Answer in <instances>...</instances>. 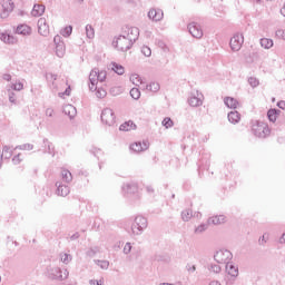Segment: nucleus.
<instances>
[{
	"label": "nucleus",
	"mask_w": 285,
	"mask_h": 285,
	"mask_svg": "<svg viewBox=\"0 0 285 285\" xmlns=\"http://www.w3.org/2000/svg\"><path fill=\"white\" fill-rule=\"evenodd\" d=\"M0 6V19H8V17H10V13L14 10V1L1 0Z\"/></svg>",
	"instance_id": "nucleus-3"
},
{
	"label": "nucleus",
	"mask_w": 285,
	"mask_h": 285,
	"mask_svg": "<svg viewBox=\"0 0 285 285\" xmlns=\"http://www.w3.org/2000/svg\"><path fill=\"white\" fill-rule=\"evenodd\" d=\"M269 237H271L269 234H264L263 237H262L261 244H266V240H268Z\"/></svg>",
	"instance_id": "nucleus-46"
},
{
	"label": "nucleus",
	"mask_w": 285,
	"mask_h": 285,
	"mask_svg": "<svg viewBox=\"0 0 285 285\" xmlns=\"http://www.w3.org/2000/svg\"><path fill=\"white\" fill-rule=\"evenodd\" d=\"M279 244H285V233L282 234V237L279 238Z\"/></svg>",
	"instance_id": "nucleus-50"
},
{
	"label": "nucleus",
	"mask_w": 285,
	"mask_h": 285,
	"mask_svg": "<svg viewBox=\"0 0 285 285\" xmlns=\"http://www.w3.org/2000/svg\"><path fill=\"white\" fill-rule=\"evenodd\" d=\"M130 97H132V99H139L141 97V91H139L138 88H132L130 90Z\"/></svg>",
	"instance_id": "nucleus-36"
},
{
	"label": "nucleus",
	"mask_w": 285,
	"mask_h": 285,
	"mask_svg": "<svg viewBox=\"0 0 285 285\" xmlns=\"http://www.w3.org/2000/svg\"><path fill=\"white\" fill-rule=\"evenodd\" d=\"M65 115H68L70 119H73V117H77V108L72 105H67L63 108Z\"/></svg>",
	"instance_id": "nucleus-17"
},
{
	"label": "nucleus",
	"mask_w": 285,
	"mask_h": 285,
	"mask_svg": "<svg viewBox=\"0 0 285 285\" xmlns=\"http://www.w3.org/2000/svg\"><path fill=\"white\" fill-rule=\"evenodd\" d=\"M181 217H183L184 222H188V219H190L193 217V212L185 210V212H183Z\"/></svg>",
	"instance_id": "nucleus-41"
},
{
	"label": "nucleus",
	"mask_w": 285,
	"mask_h": 285,
	"mask_svg": "<svg viewBox=\"0 0 285 285\" xmlns=\"http://www.w3.org/2000/svg\"><path fill=\"white\" fill-rule=\"evenodd\" d=\"M224 104L225 106H227V108H232V109H235L239 106V101H237V99L233 97H226L224 99Z\"/></svg>",
	"instance_id": "nucleus-18"
},
{
	"label": "nucleus",
	"mask_w": 285,
	"mask_h": 285,
	"mask_svg": "<svg viewBox=\"0 0 285 285\" xmlns=\"http://www.w3.org/2000/svg\"><path fill=\"white\" fill-rule=\"evenodd\" d=\"M208 224H213L214 226L226 224V216L224 215L213 216L208 219Z\"/></svg>",
	"instance_id": "nucleus-15"
},
{
	"label": "nucleus",
	"mask_w": 285,
	"mask_h": 285,
	"mask_svg": "<svg viewBox=\"0 0 285 285\" xmlns=\"http://www.w3.org/2000/svg\"><path fill=\"white\" fill-rule=\"evenodd\" d=\"M70 261V255L68 254H61V262L67 263Z\"/></svg>",
	"instance_id": "nucleus-45"
},
{
	"label": "nucleus",
	"mask_w": 285,
	"mask_h": 285,
	"mask_svg": "<svg viewBox=\"0 0 285 285\" xmlns=\"http://www.w3.org/2000/svg\"><path fill=\"white\" fill-rule=\"evenodd\" d=\"M86 32H87L88 39H95V28H92V26L88 24L86 27Z\"/></svg>",
	"instance_id": "nucleus-34"
},
{
	"label": "nucleus",
	"mask_w": 285,
	"mask_h": 285,
	"mask_svg": "<svg viewBox=\"0 0 285 285\" xmlns=\"http://www.w3.org/2000/svg\"><path fill=\"white\" fill-rule=\"evenodd\" d=\"M107 95H108V92L104 88H98L96 91V97L98 99H105V97H107Z\"/></svg>",
	"instance_id": "nucleus-33"
},
{
	"label": "nucleus",
	"mask_w": 285,
	"mask_h": 285,
	"mask_svg": "<svg viewBox=\"0 0 285 285\" xmlns=\"http://www.w3.org/2000/svg\"><path fill=\"white\" fill-rule=\"evenodd\" d=\"M0 39L1 41H3V43H9V45H12V43H16V39L14 37L6 33V32H0Z\"/></svg>",
	"instance_id": "nucleus-22"
},
{
	"label": "nucleus",
	"mask_w": 285,
	"mask_h": 285,
	"mask_svg": "<svg viewBox=\"0 0 285 285\" xmlns=\"http://www.w3.org/2000/svg\"><path fill=\"white\" fill-rule=\"evenodd\" d=\"M75 3H83V0H73Z\"/></svg>",
	"instance_id": "nucleus-54"
},
{
	"label": "nucleus",
	"mask_w": 285,
	"mask_h": 285,
	"mask_svg": "<svg viewBox=\"0 0 285 285\" xmlns=\"http://www.w3.org/2000/svg\"><path fill=\"white\" fill-rule=\"evenodd\" d=\"M110 70H112V72H115L116 75H125L126 73V68L124 67V65L118 63V62H110L109 65Z\"/></svg>",
	"instance_id": "nucleus-13"
},
{
	"label": "nucleus",
	"mask_w": 285,
	"mask_h": 285,
	"mask_svg": "<svg viewBox=\"0 0 285 285\" xmlns=\"http://www.w3.org/2000/svg\"><path fill=\"white\" fill-rule=\"evenodd\" d=\"M57 193L60 197H68L70 195V188L66 185H59Z\"/></svg>",
	"instance_id": "nucleus-24"
},
{
	"label": "nucleus",
	"mask_w": 285,
	"mask_h": 285,
	"mask_svg": "<svg viewBox=\"0 0 285 285\" xmlns=\"http://www.w3.org/2000/svg\"><path fill=\"white\" fill-rule=\"evenodd\" d=\"M279 110L277 109H269L267 111V117H268V120L272 121V124H275L277 121V117H279Z\"/></svg>",
	"instance_id": "nucleus-20"
},
{
	"label": "nucleus",
	"mask_w": 285,
	"mask_h": 285,
	"mask_svg": "<svg viewBox=\"0 0 285 285\" xmlns=\"http://www.w3.org/2000/svg\"><path fill=\"white\" fill-rule=\"evenodd\" d=\"M135 128H137L135 122L129 120V121H126L122 125H120L119 130H122L124 132H128L130 130H135Z\"/></svg>",
	"instance_id": "nucleus-21"
},
{
	"label": "nucleus",
	"mask_w": 285,
	"mask_h": 285,
	"mask_svg": "<svg viewBox=\"0 0 285 285\" xmlns=\"http://www.w3.org/2000/svg\"><path fill=\"white\" fill-rule=\"evenodd\" d=\"M130 250H132V245H130V243H127L124 247V253L128 254L130 253Z\"/></svg>",
	"instance_id": "nucleus-43"
},
{
	"label": "nucleus",
	"mask_w": 285,
	"mask_h": 285,
	"mask_svg": "<svg viewBox=\"0 0 285 285\" xmlns=\"http://www.w3.org/2000/svg\"><path fill=\"white\" fill-rule=\"evenodd\" d=\"M163 126L165 127V128H173V126H174V122H173V119H170V118H165L164 120H163Z\"/></svg>",
	"instance_id": "nucleus-40"
},
{
	"label": "nucleus",
	"mask_w": 285,
	"mask_h": 285,
	"mask_svg": "<svg viewBox=\"0 0 285 285\" xmlns=\"http://www.w3.org/2000/svg\"><path fill=\"white\" fill-rule=\"evenodd\" d=\"M61 175H62V179H65V181H72V174L70 173V170L62 169Z\"/></svg>",
	"instance_id": "nucleus-31"
},
{
	"label": "nucleus",
	"mask_w": 285,
	"mask_h": 285,
	"mask_svg": "<svg viewBox=\"0 0 285 285\" xmlns=\"http://www.w3.org/2000/svg\"><path fill=\"white\" fill-rule=\"evenodd\" d=\"M189 106H191L193 108H197V106H202V98L197 96H191L189 98Z\"/></svg>",
	"instance_id": "nucleus-27"
},
{
	"label": "nucleus",
	"mask_w": 285,
	"mask_h": 285,
	"mask_svg": "<svg viewBox=\"0 0 285 285\" xmlns=\"http://www.w3.org/2000/svg\"><path fill=\"white\" fill-rule=\"evenodd\" d=\"M66 95H70V88L66 90Z\"/></svg>",
	"instance_id": "nucleus-55"
},
{
	"label": "nucleus",
	"mask_w": 285,
	"mask_h": 285,
	"mask_svg": "<svg viewBox=\"0 0 285 285\" xmlns=\"http://www.w3.org/2000/svg\"><path fill=\"white\" fill-rule=\"evenodd\" d=\"M114 46L115 48H117V50H121V52H126L130 50V48L132 47V42L130 41L129 38H126V36H120L116 39V41H114Z\"/></svg>",
	"instance_id": "nucleus-4"
},
{
	"label": "nucleus",
	"mask_w": 285,
	"mask_h": 285,
	"mask_svg": "<svg viewBox=\"0 0 285 285\" xmlns=\"http://www.w3.org/2000/svg\"><path fill=\"white\" fill-rule=\"evenodd\" d=\"M131 230L134 233V235H139V233H141L144 229L140 228V226L137 223V219L135 218V222L131 225Z\"/></svg>",
	"instance_id": "nucleus-32"
},
{
	"label": "nucleus",
	"mask_w": 285,
	"mask_h": 285,
	"mask_svg": "<svg viewBox=\"0 0 285 285\" xmlns=\"http://www.w3.org/2000/svg\"><path fill=\"white\" fill-rule=\"evenodd\" d=\"M13 89L14 90H23V82L17 81L16 83H13Z\"/></svg>",
	"instance_id": "nucleus-42"
},
{
	"label": "nucleus",
	"mask_w": 285,
	"mask_h": 285,
	"mask_svg": "<svg viewBox=\"0 0 285 285\" xmlns=\"http://www.w3.org/2000/svg\"><path fill=\"white\" fill-rule=\"evenodd\" d=\"M12 147L4 146L2 149V157L10 159V157H12Z\"/></svg>",
	"instance_id": "nucleus-30"
},
{
	"label": "nucleus",
	"mask_w": 285,
	"mask_h": 285,
	"mask_svg": "<svg viewBox=\"0 0 285 285\" xmlns=\"http://www.w3.org/2000/svg\"><path fill=\"white\" fill-rule=\"evenodd\" d=\"M111 92H115V89H111Z\"/></svg>",
	"instance_id": "nucleus-57"
},
{
	"label": "nucleus",
	"mask_w": 285,
	"mask_h": 285,
	"mask_svg": "<svg viewBox=\"0 0 285 285\" xmlns=\"http://www.w3.org/2000/svg\"><path fill=\"white\" fill-rule=\"evenodd\" d=\"M212 268L214 269V273H219L222 271V267L219 266H214Z\"/></svg>",
	"instance_id": "nucleus-51"
},
{
	"label": "nucleus",
	"mask_w": 285,
	"mask_h": 285,
	"mask_svg": "<svg viewBox=\"0 0 285 285\" xmlns=\"http://www.w3.org/2000/svg\"><path fill=\"white\" fill-rule=\"evenodd\" d=\"M130 150L132 153H144L145 150H148L150 148V142L144 140V141H136L130 145Z\"/></svg>",
	"instance_id": "nucleus-9"
},
{
	"label": "nucleus",
	"mask_w": 285,
	"mask_h": 285,
	"mask_svg": "<svg viewBox=\"0 0 285 285\" xmlns=\"http://www.w3.org/2000/svg\"><path fill=\"white\" fill-rule=\"evenodd\" d=\"M62 37H70L72 35V26L66 27L62 32Z\"/></svg>",
	"instance_id": "nucleus-39"
},
{
	"label": "nucleus",
	"mask_w": 285,
	"mask_h": 285,
	"mask_svg": "<svg viewBox=\"0 0 285 285\" xmlns=\"http://www.w3.org/2000/svg\"><path fill=\"white\" fill-rule=\"evenodd\" d=\"M38 32L42 37H48V35H50V26H48L46 18H40L38 20Z\"/></svg>",
	"instance_id": "nucleus-10"
},
{
	"label": "nucleus",
	"mask_w": 285,
	"mask_h": 285,
	"mask_svg": "<svg viewBox=\"0 0 285 285\" xmlns=\"http://www.w3.org/2000/svg\"><path fill=\"white\" fill-rule=\"evenodd\" d=\"M209 285H222V283H219L218 281H213L212 283H209Z\"/></svg>",
	"instance_id": "nucleus-52"
},
{
	"label": "nucleus",
	"mask_w": 285,
	"mask_h": 285,
	"mask_svg": "<svg viewBox=\"0 0 285 285\" xmlns=\"http://www.w3.org/2000/svg\"><path fill=\"white\" fill-rule=\"evenodd\" d=\"M226 271L230 275V277H237L239 275V269L237 266L233 265V263H227Z\"/></svg>",
	"instance_id": "nucleus-19"
},
{
	"label": "nucleus",
	"mask_w": 285,
	"mask_h": 285,
	"mask_svg": "<svg viewBox=\"0 0 285 285\" xmlns=\"http://www.w3.org/2000/svg\"><path fill=\"white\" fill-rule=\"evenodd\" d=\"M229 46L235 52L242 50V46H244V36L242 33H236L230 39Z\"/></svg>",
	"instance_id": "nucleus-6"
},
{
	"label": "nucleus",
	"mask_w": 285,
	"mask_h": 285,
	"mask_svg": "<svg viewBox=\"0 0 285 285\" xmlns=\"http://www.w3.org/2000/svg\"><path fill=\"white\" fill-rule=\"evenodd\" d=\"M276 37H279L281 39L285 40V31L284 30H277L276 31Z\"/></svg>",
	"instance_id": "nucleus-44"
},
{
	"label": "nucleus",
	"mask_w": 285,
	"mask_h": 285,
	"mask_svg": "<svg viewBox=\"0 0 285 285\" xmlns=\"http://www.w3.org/2000/svg\"><path fill=\"white\" fill-rule=\"evenodd\" d=\"M188 31L191 37H195V39H202V37H204V30H202V27L196 22H191L188 24Z\"/></svg>",
	"instance_id": "nucleus-8"
},
{
	"label": "nucleus",
	"mask_w": 285,
	"mask_h": 285,
	"mask_svg": "<svg viewBox=\"0 0 285 285\" xmlns=\"http://www.w3.org/2000/svg\"><path fill=\"white\" fill-rule=\"evenodd\" d=\"M248 83L252 86V88H257V86H259V80L255 77H250L248 79Z\"/></svg>",
	"instance_id": "nucleus-38"
},
{
	"label": "nucleus",
	"mask_w": 285,
	"mask_h": 285,
	"mask_svg": "<svg viewBox=\"0 0 285 285\" xmlns=\"http://www.w3.org/2000/svg\"><path fill=\"white\" fill-rule=\"evenodd\" d=\"M136 222L142 230H144V228H146V226H148V220H146V218L144 216H137Z\"/></svg>",
	"instance_id": "nucleus-29"
},
{
	"label": "nucleus",
	"mask_w": 285,
	"mask_h": 285,
	"mask_svg": "<svg viewBox=\"0 0 285 285\" xmlns=\"http://www.w3.org/2000/svg\"><path fill=\"white\" fill-rule=\"evenodd\" d=\"M127 39H130V42L137 41L139 39V29L137 27H131L127 29Z\"/></svg>",
	"instance_id": "nucleus-12"
},
{
	"label": "nucleus",
	"mask_w": 285,
	"mask_h": 285,
	"mask_svg": "<svg viewBox=\"0 0 285 285\" xmlns=\"http://www.w3.org/2000/svg\"><path fill=\"white\" fill-rule=\"evenodd\" d=\"M101 121L106 124V126H114L115 124V111L110 108H106L101 114Z\"/></svg>",
	"instance_id": "nucleus-5"
},
{
	"label": "nucleus",
	"mask_w": 285,
	"mask_h": 285,
	"mask_svg": "<svg viewBox=\"0 0 285 285\" xmlns=\"http://www.w3.org/2000/svg\"><path fill=\"white\" fill-rule=\"evenodd\" d=\"M91 285H104V281L99 279V281H90Z\"/></svg>",
	"instance_id": "nucleus-47"
},
{
	"label": "nucleus",
	"mask_w": 285,
	"mask_h": 285,
	"mask_svg": "<svg viewBox=\"0 0 285 285\" xmlns=\"http://www.w3.org/2000/svg\"><path fill=\"white\" fill-rule=\"evenodd\" d=\"M261 46L265 50H271V48H273V46H274L273 39H268V38L261 39Z\"/></svg>",
	"instance_id": "nucleus-25"
},
{
	"label": "nucleus",
	"mask_w": 285,
	"mask_h": 285,
	"mask_svg": "<svg viewBox=\"0 0 285 285\" xmlns=\"http://www.w3.org/2000/svg\"><path fill=\"white\" fill-rule=\"evenodd\" d=\"M141 52L145 57H150V55H153V50L148 46H142Z\"/></svg>",
	"instance_id": "nucleus-37"
},
{
	"label": "nucleus",
	"mask_w": 285,
	"mask_h": 285,
	"mask_svg": "<svg viewBox=\"0 0 285 285\" xmlns=\"http://www.w3.org/2000/svg\"><path fill=\"white\" fill-rule=\"evenodd\" d=\"M130 81L134 86H141L144 83V80L141 79V76L138 73H132L130 76Z\"/></svg>",
	"instance_id": "nucleus-26"
},
{
	"label": "nucleus",
	"mask_w": 285,
	"mask_h": 285,
	"mask_svg": "<svg viewBox=\"0 0 285 285\" xmlns=\"http://www.w3.org/2000/svg\"><path fill=\"white\" fill-rule=\"evenodd\" d=\"M278 108H281L282 110H285V101L281 100L277 102Z\"/></svg>",
	"instance_id": "nucleus-48"
},
{
	"label": "nucleus",
	"mask_w": 285,
	"mask_h": 285,
	"mask_svg": "<svg viewBox=\"0 0 285 285\" xmlns=\"http://www.w3.org/2000/svg\"><path fill=\"white\" fill-rule=\"evenodd\" d=\"M46 12V6L43 4H35L31 14L32 17H41Z\"/></svg>",
	"instance_id": "nucleus-16"
},
{
	"label": "nucleus",
	"mask_w": 285,
	"mask_h": 285,
	"mask_svg": "<svg viewBox=\"0 0 285 285\" xmlns=\"http://www.w3.org/2000/svg\"><path fill=\"white\" fill-rule=\"evenodd\" d=\"M102 264H104V266H108V263H106V262H104Z\"/></svg>",
	"instance_id": "nucleus-56"
},
{
	"label": "nucleus",
	"mask_w": 285,
	"mask_h": 285,
	"mask_svg": "<svg viewBox=\"0 0 285 285\" xmlns=\"http://www.w3.org/2000/svg\"><path fill=\"white\" fill-rule=\"evenodd\" d=\"M214 257L218 264H228L233 259V254L229 250H218Z\"/></svg>",
	"instance_id": "nucleus-7"
},
{
	"label": "nucleus",
	"mask_w": 285,
	"mask_h": 285,
	"mask_svg": "<svg viewBox=\"0 0 285 285\" xmlns=\"http://www.w3.org/2000/svg\"><path fill=\"white\" fill-rule=\"evenodd\" d=\"M252 132L259 139H266L271 135L268 124L255 120L252 122Z\"/></svg>",
	"instance_id": "nucleus-1"
},
{
	"label": "nucleus",
	"mask_w": 285,
	"mask_h": 285,
	"mask_svg": "<svg viewBox=\"0 0 285 285\" xmlns=\"http://www.w3.org/2000/svg\"><path fill=\"white\" fill-rule=\"evenodd\" d=\"M17 35H22L23 37H28V35H32V28L28 24H20L16 30Z\"/></svg>",
	"instance_id": "nucleus-14"
},
{
	"label": "nucleus",
	"mask_w": 285,
	"mask_h": 285,
	"mask_svg": "<svg viewBox=\"0 0 285 285\" xmlns=\"http://www.w3.org/2000/svg\"><path fill=\"white\" fill-rule=\"evenodd\" d=\"M108 77V73L106 72V70H99V69H94L91 70L90 75H89V81H90V90H95V87L97 86V83H104V81H106Z\"/></svg>",
	"instance_id": "nucleus-2"
},
{
	"label": "nucleus",
	"mask_w": 285,
	"mask_h": 285,
	"mask_svg": "<svg viewBox=\"0 0 285 285\" xmlns=\"http://www.w3.org/2000/svg\"><path fill=\"white\" fill-rule=\"evenodd\" d=\"M240 120L242 116L239 115V112L232 111L228 114V121H230V124H239Z\"/></svg>",
	"instance_id": "nucleus-23"
},
{
	"label": "nucleus",
	"mask_w": 285,
	"mask_h": 285,
	"mask_svg": "<svg viewBox=\"0 0 285 285\" xmlns=\"http://www.w3.org/2000/svg\"><path fill=\"white\" fill-rule=\"evenodd\" d=\"M148 17L151 21H161L164 19V11L161 9H150Z\"/></svg>",
	"instance_id": "nucleus-11"
},
{
	"label": "nucleus",
	"mask_w": 285,
	"mask_h": 285,
	"mask_svg": "<svg viewBox=\"0 0 285 285\" xmlns=\"http://www.w3.org/2000/svg\"><path fill=\"white\" fill-rule=\"evenodd\" d=\"M159 88L158 82H151L149 86H147V90H150V92H159Z\"/></svg>",
	"instance_id": "nucleus-35"
},
{
	"label": "nucleus",
	"mask_w": 285,
	"mask_h": 285,
	"mask_svg": "<svg viewBox=\"0 0 285 285\" xmlns=\"http://www.w3.org/2000/svg\"><path fill=\"white\" fill-rule=\"evenodd\" d=\"M60 40H61V38L59 36L55 37V39H53L55 43H57V41H60Z\"/></svg>",
	"instance_id": "nucleus-53"
},
{
	"label": "nucleus",
	"mask_w": 285,
	"mask_h": 285,
	"mask_svg": "<svg viewBox=\"0 0 285 285\" xmlns=\"http://www.w3.org/2000/svg\"><path fill=\"white\" fill-rule=\"evenodd\" d=\"M3 79H4V81H11L12 76H10V73H6V75H3Z\"/></svg>",
	"instance_id": "nucleus-49"
},
{
	"label": "nucleus",
	"mask_w": 285,
	"mask_h": 285,
	"mask_svg": "<svg viewBox=\"0 0 285 285\" xmlns=\"http://www.w3.org/2000/svg\"><path fill=\"white\" fill-rule=\"evenodd\" d=\"M56 55L58 57H63V55H66V45H63V42L57 45Z\"/></svg>",
	"instance_id": "nucleus-28"
}]
</instances>
